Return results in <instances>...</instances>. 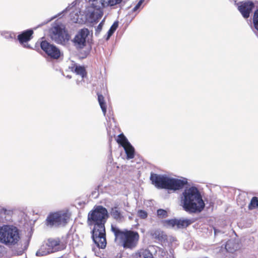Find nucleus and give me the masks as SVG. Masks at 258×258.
<instances>
[{"label": "nucleus", "instance_id": "1", "mask_svg": "<svg viewBox=\"0 0 258 258\" xmlns=\"http://www.w3.org/2000/svg\"><path fill=\"white\" fill-rule=\"evenodd\" d=\"M108 217L106 209L101 206L91 211L88 216L90 225H93L92 237L95 243L100 248H105L107 241L105 224Z\"/></svg>", "mask_w": 258, "mask_h": 258}, {"label": "nucleus", "instance_id": "2", "mask_svg": "<svg viewBox=\"0 0 258 258\" xmlns=\"http://www.w3.org/2000/svg\"><path fill=\"white\" fill-rule=\"evenodd\" d=\"M181 203L183 209L189 213H200L205 206L200 192L195 186L186 187L184 190Z\"/></svg>", "mask_w": 258, "mask_h": 258}, {"label": "nucleus", "instance_id": "3", "mask_svg": "<svg viewBox=\"0 0 258 258\" xmlns=\"http://www.w3.org/2000/svg\"><path fill=\"white\" fill-rule=\"evenodd\" d=\"M111 231L114 236V240L124 249H135L140 240L138 231L126 228L121 229L116 225H111Z\"/></svg>", "mask_w": 258, "mask_h": 258}, {"label": "nucleus", "instance_id": "4", "mask_svg": "<svg viewBox=\"0 0 258 258\" xmlns=\"http://www.w3.org/2000/svg\"><path fill=\"white\" fill-rule=\"evenodd\" d=\"M150 179L152 183L158 188L167 189L173 191L181 189L187 184L186 179L170 178L154 173H151Z\"/></svg>", "mask_w": 258, "mask_h": 258}, {"label": "nucleus", "instance_id": "5", "mask_svg": "<svg viewBox=\"0 0 258 258\" xmlns=\"http://www.w3.org/2000/svg\"><path fill=\"white\" fill-rule=\"evenodd\" d=\"M72 237L66 235L61 238H49L44 242L36 252L37 256H44L66 248L69 241Z\"/></svg>", "mask_w": 258, "mask_h": 258}, {"label": "nucleus", "instance_id": "6", "mask_svg": "<svg viewBox=\"0 0 258 258\" xmlns=\"http://www.w3.org/2000/svg\"><path fill=\"white\" fill-rule=\"evenodd\" d=\"M21 240L19 229L12 225H4L0 226V243L12 247L18 245Z\"/></svg>", "mask_w": 258, "mask_h": 258}, {"label": "nucleus", "instance_id": "7", "mask_svg": "<svg viewBox=\"0 0 258 258\" xmlns=\"http://www.w3.org/2000/svg\"><path fill=\"white\" fill-rule=\"evenodd\" d=\"M122 0H89L90 9L88 10L89 18L92 21L98 22L103 15L102 8L106 6H113L120 4Z\"/></svg>", "mask_w": 258, "mask_h": 258}, {"label": "nucleus", "instance_id": "8", "mask_svg": "<svg viewBox=\"0 0 258 258\" xmlns=\"http://www.w3.org/2000/svg\"><path fill=\"white\" fill-rule=\"evenodd\" d=\"M71 217V213L68 210L51 213L46 218V224L51 226H63L69 222Z\"/></svg>", "mask_w": 258, "mask_h": 258}, {"label": "nucleus", "instance_id": "9", "mask_svg": "<svg viewBox=\"0 0 258 258\" xmlns=\"http://www.w3.org/2000/svg\"><path fill=\"white\" fill-rule=\"evenodd\" d=\"M51 37L56 42L63 44L70 39V36L64 28L57 25L52 29Z\"/></svg>", "mask_w": 258, "mask_h": 258}, {"label": "nucleus", "instance_id": "10", "mask_svg": "<svg viewBox=\"0 0 258 258\" xmlns=\"http://www.w3.org/2000/svg\"><path fill=\"white\" fill-rule=\"evenodd\" d=\"M40 47L50 58L58 59L60 57V52L59 49L46 40H43L41 42Z\"/></svg>", "mask_w": 258, "mask_h": 258}, {"label": "nucleus", "instance_id": "11", "mask_svg": "<svg viewBox=\"0 0 258 258\" xmlns=\"http://www.w3.org/2000/svg\"><path fill=\"white\" fill-rule=\"evenodd\" d=\"M89 35L87 28H83L78 31L73 41L74 45L78 48L82 49L86 45V38Z\"/></svg>", "mask_w": 258, "mask_h": 258}, {"label": "nucleus", "instance_id": "12", "mask_svg": "<svg viewBox=\"0 0 258 258\" xmlns=\"http://www.w3.org/2000/svg\"><path fill=\"white\" fill-rule=\"evenodd\" d=\"M254 7V4L252 2H242L240 3L238 9L242 16L244 18L247 19L249 17L250 14Z\"/></svg>", "mask_w": 258, "mask_h": 258}, {"label": "nucleus", "instance_id": "13", "mask_svg": "<svg viewBox=\"0 0 258 258\" xmlns=\"http://www.w3.org/2000/svg\"><path fill=\"white\" fill-rule=\"evenodd\" d=\"M33 34V31L32 30H27L18 35V40L24 47L29 48L30 45L28 44L27 42L32 38Z\"/></svg>", "mask_w": 258, "mask_h": 258}, {"label": "nucleus", "instance_id": "14", "mask_svg": "<svg viewBox=\"0 0 258 258\" xmlns=\"http://www.w3.org/2000/svg\"><path fill=\"white\" fill-rule=\"evenodd\" d=\"M133 258H153V256L149 250L141 248L133 254Z\"/></svg>", "mask_w": 258, "mask_h": 258}, {"label": "nucleus", "instance_id": "15", "mask_svg": "<svg viewBox=\"0 0 258 258\" xmlns=\"http://www.w3.org/2000/svg\"><path fill=\"white\" fill-rule=\"evenodd\" d=\"M153 238L159 241H165L167 239V235L163 231L159 229L152 230L150 233Z\"/></svg>", "mask_w": 258, "mask_h": 258}, {"label": "nucleus", "instance_id": "16", "mask_svg": "<svg viewBox=\"0 0 258 258\" xmlns=\"http://www.w3.org/2000/svg\"><path fill=\"white\" fill-rule=\"evenodd\" d=\"M70 69L71 71L75 73L77 75H80L83 78L87 76V73L86 71L85 68L83 66L73 64Z\"/></svg>", "mask_w": 258, "mask_h": 258}, {"label": "nucleus", "instance_id": "17", "mask_svg": "<svg viewBox=\"0 0 258 258\" xmlns=\"http://www.w3.org/2000/svg\"><path fill=\"white\" fill-rule=\"evenodd\" d=\"M110 215L116 221H120L123 218V216L117 206L111 208Z\"/></svg>", "mask_w": 258, "mask_h": 258}, {"label": "nucleus", "instance_id": "18", "mask_svg": "<svg viewBox=\"0 0 258 258\" xmlns=\"http://www.w3.org/2000/svg\"><path fill=\"white\" fill-rule=\"evenodd\" d=\"M125 150L126 154V157L128 159H131L135 157V149L134 148L130 143L123 147Z\"/></svg>", "mask_w": 258, "mask_h": 258}, {"label": "nucleus", "instance_id": "19", "mask_svg": "<svg viewBox=\"0 0 258 258\" xmlns=\"http://www.w3.org/2000/svg\"><path fill=\"white\" fill-rule=\"evenodd\" d=\"M98 101L99 103L100 106L105 115L106 113V104L105 101L104 96L99 93H97Z\"/></svg>", "mask_w": 258, "mask_h": 258}, {"label": "nucleus", "instance_id": "20", "mask_svg": "<svg viewBox=\"0 0 258 258\" xmlns=\"http://www.w3.org/2000/svg\"><path fill=\"white\" fill-rule=\"evenodd\" d=\"M176 226L178 228H184L188 226L192 222L188 219H176Z\"/></svg>", "mask_w": 258, "mask_h": 258}, {"label": "nucleus", "instance_id": "21", "mask_svg": "<svg viewBox=\"0 0 258 258\" xmlns=\"http://www.w3.org/2000/svg\"><path fill=\"white\" fill-rule=\"evenodd\" d=\"M116 141L122 147L130 143L123 133L119 134L117 136Z\"/></svg>", "mask_w": 258, "mask_h": 258}, {"label": "nucleus", "instance_id": "22", "mask_svg": "<svg viewBox=\"0 0 258 258\" xmlns=\"http://www.w3.org/2000/svg\"><path fill=\"white\" fill-rule=\"evenodd\" d=\"M248 207L250 210L258 208V198L256 197H252Z\"/></svg>", "mask_w": 258, "mask_h": 258}, {"label": "nucleus", "instance_id": "23", "mask_svg": "<svg viewBox=\"0 0 258 258\" xmlns=\"http://www.w3.org/2000/svg\"><path fill=\"white\" fill-rule=\"evenodd\" d=\"M118 26V22L116 21L113 23V24L110 27L109 30L107 32V39H108L116 31L117 27Z\"/></svg>", "mask_w": 258, "mask_h": 258}, {"label": "nucleus", "instance_id": "24", "mask_svg": "<svg viewBox=\"0 0 258 258\" xmlns=\"http://www.w3.org/2000/svg\"><path fill=\"white\" fill-rule=\"evenodd\" d=\"M162 223L164 226L173 227L174 226H176V219H173L164 220L162 221Z\"/></svg>", "mask_w": 258, "mask_h": 258}, {"label": "nucleus", "instance_id": "25", "mask_svg": "<svg viewBox=\"0 0 258 258\" xmlns=\"http://www.w3.org/2000/svg\"><path fill=\"white\" fill-rule=\"evenodd\" d=\"M157 216L160 218H165L167 217L168 214L166 210L163 209H159L157 212Z\"/></svg>", "mask_w": 258, "mask_h": 258}, {"label": "nucleus", "instance_id": "26", "mask_svg": "<svg viewBox=\"0 0 258 258\" xmlns=\"http://www.w3.org/2000/svg\"><path fill=\"white\" fill-rule=\"evenodd\" d=\"M253 22L255 28L258 30V9L255 11L254 13Z\"/></svg>", "mask_w": 258, "mask_h": 258}, {"label": "nucleus", "instance_id": "27", "mask_svg": "<svg viewBox=\"0 0 258 258\" xmlns=\"http://www.w3.org/2000/svg\"><path fill=\"white\" fill-rule=\"evenodd\" d=\"M138 216L140 218L145 219L148 217V213L145 210H140L138 212Z\"/></svg>", "mask_w": 258, "mask_h": 258}, {"label": "nucleus", "instance_id": "28", "mask_svg": "<svg viewBox=\"0 0 258 258\" xmlns=\"http://www.w3.org/2000/svg\"><path fill=\"white\" fill-rule=\"evenodd\" d=\"M144 0H140L136 6L133 8L132 11L133 12H136L140 8Z\"/></svg>", "mask_w": 258, "mask_h": 258}, {"label": "nucleus", "instance_id": "29", "mask_svg": "<svg viewBox=\"0 0 258 258\" xmlns=\"http://www.w3.org/2000/svg\"><path fill=\"white\" fill-rule=\"evenodd\" d=\"M231 241H227L225 244V248L226 250L229 252H232V250H229L230 247L229 246L231 245Z\"/></svg>", "mask_w": 258, "mask_h": 258}, {"label": "nucleus", "instance_id": "30", "mask_svg": "<svg viewBox=\"0 0 258 258\" xmlns=\"http://www.w3.org/2000/svg\"><path fill=\"white\" fill-rule=\"evenodd\" d=\"M97 28L99 30H101L102 29V25L101 23H100L99 25L98 26Z\"/></svg>", "mask_w": 258, "mask_h": 258}]
</instances>
